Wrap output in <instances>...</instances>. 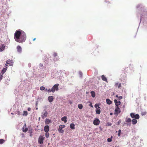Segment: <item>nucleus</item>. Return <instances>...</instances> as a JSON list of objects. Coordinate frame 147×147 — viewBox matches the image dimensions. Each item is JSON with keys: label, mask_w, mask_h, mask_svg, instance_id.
Segmentation results:
<instances>
[{"label": "nucleus", "mask_w": 147, "mask_h": 147, "mask_svg": "<svg viewBox=\"0 0 147 147\" xmlns=\"http://www.w3.org/2000/svg\"><path fill=\"white\" fill-rule=\"evenodd\" d=\"M131 119L130 118H126L125 121L127 123H130L131 121Z\"/></svg>", "instance_id": "24"}, {"label": "nucleus", "mask_w": 147, "mask_h": 147, "mask_svg": "<svg viewBox=\"0 0 147 147\" xmlns=\"http://www.w3.org/2000/svg\"><path fill=\"white\" fill-rule=\"evenodd\" d=\"M12 61L8 59L6 61V63L7 64H9L10 66H11L12 65Z\"/></svg>", "instance_id": "13"}, {"label": "nucleus", "mask_w": 147, "mask_h": 147, "mask_svg": "<svg viewBox=\"0 0 147 147\" xmlns=\"http://www.w3.org/2000/svg\"><path fill=\"white\" fill-rule=\"evenodd\" d=\"M45 136L47 138H48L49 136V134L48 132H46Z\"/></svg>", "instance_id": "30"}, {"label": "nucleus", "mask_w": 147, "mask_h": 147, "mask_svg": "<svg viewBox=\"0 0 147 147\" xmlns=\"http://www.w3.org/2000/svg\"><path fill=\"white\" fill-rule=\"evenodd\" d=\"M146 113L145 112H144V114H143V115H145Z\"/></svg>", "instance_id": "52"}, {"label": "nucleus", "mask_w": 147, "mask_h": 147, "mask_svg": "<svg viewBox=\"0 0 147 147\" xmlns=\"http://www.w3.org/2000/svg\"><path fill=\"white\" fill-rule=\"evenodd\" d=\"M112 136H111V138H108L107 140V141L108 142H111L112 141Z\"/></svg>", "instance_id": "31"}, {"label": "nucleus", "mask_w": 147, "mask_h": 147, "mask_svg": "<svg viewBox=\"0 0 147 147\" xmlns=\"http://www.w3.org/2000/svg\"><path fill=\"white\" fill-rule=\"evenodd\" d=\"M17 49L18 52H20L22 51V48L20 46H18Z\"/></svg>", "instance_id": "17"}, {"label": "nucleus", "mask_w": 147, "mask_h": 147, "mask_svg": "<svg viewBox=\"0 0 147 147\" xmlns=\"http://www.w3.org/2000/svg\"><path fill=\"white\" fill-rule=\"evenodd\" d=\"M115 87L119 88L121 86V84L119 82L116 83L115 84Z\"/></svg>", "instance_id": "12"}, {"label": "nucleus", "mask_w": 147, "mask_h": 147, "mask_svg": "<svg viewBox=\"0 0 147 147\" xmlns=\"http://www.w3.org/2000/svg\"><path fill=\"white\" fill-rule=\"evenodd\" d=\"M115 96L116 97H117V98H118V97H119V96L118 95H116Z\"/></svg>", "instance_id": "47"}, {"label": "nucleus", "mask_w": 147, "mask_h": 147, "mask_svg": "<svg viewBox=\"0 0 147 147\" xmlns=\"http://www.w3.org/2000/svg\"><path fill=\"white\" fill-rule=\"evenodd\" d=\"M91 96L92 97H94L95 96V94L94 92L93 91H92L91 92Z\"/></svg>", "instance_id": "22"}, {"label": "nucleus", "mask_w": 147, "mask_h": 147, "mask_svg": "<svg viewBox=\"0 0 147 147\" xmlns=\"http://www.w3.org/2000/svg\"><path fill=\"white\" fill-rule=\"evenodd\" d=\"M36 110H37L38 109V108H36Z\"/></svg>", "instance_id": "53"}, {"label": "nucleus", "mask_w": 147, "mask_h": 147, "mask_svg": "<svg viewBox=\"0 0 147 147\" xmlns=\"http://www.w3.org/2000/svg\"><path fill=\"white\" fill-rule=\"evenodd\" d=\"M49 101V102H52L54 99L53 97L52 96H50L48 97V98Z\"/></svg>", "instance_id": "11"}, {"label": "nucleus", "mask_w": 147, "mask_h": 147, "mask_svg": "<svg viewBox=\"0 0 147 147\" xmlns=\"http://www.w3.org/2000/svg\"><path fill=\"white\" fill-rule=\"evenodd\" d=\"M121 109L119 106L116 107L115 110L114 114L117 116L120 113Z\"/></svg>", "instance_id": "2"}, {"label": "nucleus", "mask_w": 147, "mask_h": 147, "mask_svg": "<svg viewBox=\"0 0 147 147\" xmlns=\"http://www.w3.org/2000/svg\"><path fill=\"white\" fill-rule=\"evenodd\" d=\"M7 64L6 63L5 64V68H6V67H7Z\"/></svg>", "instance_id": "46"}, {"label": "nucleus", "mask_w": 147, "mask_h": 147, "mask_svg": "<svg viewBox=\"0 0 147 147\" xmlns=\"http://www.w3.org/2000/svg\"><path fill=\"white\" fill-rule=\"evenodd\" d=\"M79 74L80 75V77H82V73L81 72H80Z\"/></svg>", "instance_id": "45"}, {"label": "nucleus", "mask_w": 147, "mask_h": 147, "mask_svg": "<svg viewBox=\"0 0 147 147\" xmlns=\"http://www.w3.org/2000/svg\"><path fill=\"white\" fill-rule=\"evenodd\" d=\"M48 115L47 111L45 110H44L43 112L42 113L41 117L42 118L44 119Z\"/></svg>", "instance_id": "5"}, {"label": "nucleus", "mask_w": 147, "mask_h": 147, "mask_svg": "<svg viewBox=\"0 0 147 147\" xmlns=\"http://www.w3.org/2000/svg\"><path fill=\"white\" fill-rule=\"evenodd\" d=\"M3 76L2 75H0V81H1L3 79Z\"/></svg>", "instance_id": "37"}, {"label": "nucleus", "mask_w": 147, "mask_h": 147, "mask_svg": "<svg viewBox=\"0 0 147 147\" xmlns=\"http://www.w3.org/2000/svg\"><path fill=\"white\" fill-rule=\"evenodd\" d=\"M139 115L138 114L135 115L134 118L136 119H138L139 118Z\"/></svg>", "instance_id": "27"}, {"label": "nucleus", "mask_w": 147, "mask_h": 147, "mask_svg": "<svg viewBox=\"0 0 147 147\" xmlns=\"http://www.w3.org/2000/svg\"><path fill=\"white\" fill-rule=\"evenodd\" d=\"M106 101L108 104L110 105L112 103V101L109 99H106Z\"/></svg>", "instance_id": "19"}, {"label": "nucleus", "mask_w": 147, "mask_h": 147, "mask_svg": "<svg viewBox=\"0 0 147 147\" xmlns=\"http://www.w3.org/2000/svg\"><path fill=\"white\" fill-rule=\"evenodd\" d=\"M5 46L3 44L0 45V52H2L4 50Z\"/></svg>", "instance_id": "9"}, {"label": "nucleus", "mask_w": 147, "mask_h": 147, "mask_svg": "<svg viewBox=\"0 0 147 147\" xmlns=\"http://www.w3.org/2000/svg\"><path fill=\"white\" fill-rule=\"evenodd\" d=\"M36 38H34V39H33V41L35 40H36Z\"/></svg>", "instance_id": "49"}, {"label": "nucleus", "mask_w": 147, "mask_h": 147, "mask_svg": "<svg viewBox=\"0 0 147 147\" xmlns=\"http://www.w3.org/2000/svg\"><path fill=\"white\" fill-rule=\"evenodd\" d=\"M121 132V130L120 129L118 131V136H120V134Z\"/></svg>", "instance_id": "36"}, {"label": "nucleus", "mask_w": 147, "mask_h": 147, "mask_svg": "<svg viewBox=\"0 0 147 147\" xmlns=\"http://www.w3.org/2000/svg\"><path fill=\"white\" fill-rule=\"evenodd\" d=\"M96 114H99L100 113V109H96Z\"/></svg>", "instance_id": "21"}, {"label": "nucleus", "mask_w": 147, "mask_h": 147, "mask_svg": "<svg viewBox=\"0 0 147 147\" xmlns=\"http://www.w3.org/2000/svg\"><path fill=\"white\" fill-rule=\"evenodd\" d=\"M107 124L108 126H111V123H108Z\"/></svg>", "instance_id": "43"}, {"label": "nucleus", "mask_w": 147, "mask_h": 147, "mask_svg": "<svg viewBox=\"0 0 147 147\" xmlns=\"http://www.w3.org/2000/svg\"><path fill=\"white\" fill-rule=\"evenodd\" d=\"M7 68V67H6V68L4 67L1 71V73L2 74H3L4 73H5L6 72Z\"/></svg>", "instance_id": "15"}, {"label": "nucleus", "mask_w": 147, "mask_h": 147, "mask_svg": "<svg viewBox=\"0 0 147 147\" xmlns=\"http://www.w3.org/2000/svg\"><path fill=\"white\" fill-rule=\"evenodd\" d=\"M72 102L71 101L70 102V104H72Z\"/></svg>", "instance_id": "51"}, {"label": "nucleus", "mask_w": 147, "mask_h": 147, "mask_svg": "<svg viewBox=\"0 0 147 147\" xmlns=\"http://www.w3.org/2000/svg\"><path fill=\"white\" fill-rule=\"evenodd\" d=\"M53 55V56L54 57H56V56H57V53H54Z\"/></svg>", "instance_id": "40"}, {"label": "nucleus", "mask_w": 147, "mask_h": 147, "mask_svg": "<svg viewBox=\"0 0 147 147\" xmlns=\"http://www.w3.org/2000/svg\"><path fill=\"white\" fill-rule=\"evenodd\" d=\"M28 110L29 111H31V108L30 107H28Z\"/></svg>", "instance_id": "44"}, {"label": "nucleus", "mask_w": 147, "mask_h": 147, "mask_svg": "<svg viewBox=\"0 0 147 147\" xmlns=\"http://www.w3.org/2000/svg\"><path fill=\"white\" fill-rule=\"evenodd\" d=\"M89 102L90 103V104L89 105V106H90L91 107H93V105H92V102Z\"/></svg>", "instance_id": "39"}, {"label": "nucleus", "mask_w": 147, "mask_h": 147, "mask_svg": "<svg viewBox=\"0 0 147 147\" xmlns=\"http://www.w3.org/2000/svg\"><path fill=\"white\" fill-rule=\"evenodd\" d=\"M100 123V121L98 119H96L93 121V124L95 125H98Z\"/></svg>", "instance_id": "7"}, {"label": "nucleus", "mask_w": 147, "mask_h": 147, "mask_svg": "<svg viewBox=\"0 0 147 147\" xmlns=\"http://www.w3.org/2000/svg\"><path fill=\"white\" fill-rule=\"evenodd\" d=\"M132 123L133 125H134L136 124L137 122V121L136 119H133L132 121Z\"/></svg>", "instance_id": "23"}, {"label": "nucleus", "mask_w": 147, "mask_h": 147, "mask_svg": "<svg viewBox=\"0 0 147 147\" xmlns=\"http://www.w3.org/2000/svg\"><path fill=\"white\" fill-rule=\"evenodd\" d=\"M135 115L134 113H132L130 114V116L132 118H134L135 117Z\"/></svg>", "instance_id": "32"}, {"label": "nucleus", "mask_w": 147, "mask_h": 147, "mask_svg": "<svg viewBox=\"0 0 147 147\" xmlns=\"http://www.w3.org/2000/svg\"><path fill=\"white\" fill-rule=\"evenodd\" d=\"M144 12H146V11H144Z\"/></svg>", "instance_id": "54"}, {"label": "nucleus", "mask_w": 147, "mask_h": 147, "mask_svg": "<svg viewBox=\"0 0 147 147\" xmlns=\"http://www.w3.org/2000/svg\"><path fill=\"white\" fill-rule=\"evenodd\" d=\"M59 86V84H55L53 87H52L51 89L52 90V92L54 93L55 90L56 91H57L58 90V86Z\"/></svg>", "instance_id": "3"}, {"label": "nucleus", "mask_w": 147, "mask_h": 147, "mask_svg": "<svg viewBox=\"0 0 147 147\" xmlns=\"http://www.w3.org/2000/svg\"><path fill=\"white\" fill-rule=\"evenodd\" d=\"M50 122V120L48 119H46L45 121L46 124H48Z\"/></svg>", "instance_id": "26"}, {"label": "nucleus", "mask_w": 147, "mask_h": 147, "mask_svg": "<svg viewBox=\"0 0 147 147\" xmlns=\"http://www.w3.org/2000/svg\"><path fill=\"white\" fill-rule=\"evenodd\" d=\"M128 67L125 68L124 69H123V70H122L124 74H125L127 72V71H128Z\"/></svg>", "instance_id": "18"}, {"label": "nucleus", "mask_w": 147, "mask_h": 147, "mask_svg": "<svg viewBox=\"0 0 147 147\" xmlns=\"http://www.w3.org/2000/svg\"><path fill=\"white\" fill-rule=\"evenodd\" d=\"M40 89L41 90H44L45 89V88L44 86H41L40 88Z\"/></svg>", "instance_id": "35"}, {"label": "nucleus", "mask_w": 147, "mask_h": 147, "mask_svg": "<svg viewBox=\"0 0 147 147\" xmlns=\"http://www.w3.org/2000/svg\"><path fill=\"white\" fill-rule=\"evenodd\" d=\"M15 40L18 42L21 43L24 42L26 39L25 33L21 30H17L14 34Z\"/></svg>", "instance_id": "1"}, {"label": "nucleus", "mask_w": 147, "mask_h": 147, "mask_svg": "<svg viewBox=\"0 0 147 147\" xmlns=\"http://www.w3.org/2000/svg\"><path fill=\"white\" fill-rule=\"evenodd\" d=\"M114 102L115 103V105L116 107L119 106L121 104V102L119 101H117V100L115 99L114 100Z\"/></svg>", "instance_id": "8"}, {"label": "nucleus", "mask_w": 147, "mask_h": 147, "mask_svg": "<svg viewBox=\"0 0 147 147\" xmlns=\"http://www.w3.org/2000/svg\"><path fill=\"white\" fill-rule=\"evenodd\" d=\"M67 118L66 117L64 116L61 118V120L62 121H63L64 123H66L67 121Z\"/></svg>", "instance_id": "16"}, {"label": "nucleus", "mask_w": 147, "mask_h": 147, "mask_svg": "<svg viewBox=\"0 0 147 147\" xmlns=\"http://www.w3.org/2000/svg\"><path fill=\"white\" fill-rule=\"evenodd\" d=\"M78 107L80 109H81L83 108V105L82 104H79L78 105Z\"/></svg>", "instance_id": "29"}, {"label": "nucleus", "mask_w": 147, "mask_h": 147, "mask_svg": "<svg viewBox=\"0 0 147 147\" xmlns=\"http://www.w3.org/2000/svg\"><path fill=\"white\" fill-rule=\"evenodd\" d=\"M47 91L48 92H52V89L51 90L50 89H48L47 90Z\"/></svg>", "instance_id": "38"}, {"label": "nucleus", "mask_w": 147, "mask_h": 147, "mask_svg": "<svg viewBox=\"0 0 147 147\" xmlns=\"http://www.w3.org/2000/svg\"><path fill=\"white\" fill-rule=\"evenodd\" d=\"M45 137L43 136H40L38 139V142L39 143L42 144L43 143V141L45 140Z\"/></svg>", "instance_id": "4"}, {"label": "nucleus", "mask_w": 147, "mask_h": 147, "mask_svg": "<svg viewBox=\"0 0 147 147\" xmlns=\"http://www.w3.org/2000/svg\"><path fill=\"white\" fill-rule=\"evenodd\" d=\"M94 107L95 108H97V107H98V109H100V107H99V105L98 104H95L94 105Z\"/></svg>", "instance_id": "34"}, {"label": "nucleus", "mask_w": 147, "mask_h": 147, "mask_svg": "<svg viewBox=\"0 0 147 147\" xmlns=\"http://www.w3.org/2000/svg\"><path fill=\"white\" fill-rule=\"evenodd\" d=\"M65 127V125H60L59 126V128L58 129V130L59 133H63L64 131L62 130V129L64 128Z\"/></svg>", "instance_id": "6"}, {"label": "nucleus", "mask_w": 147, "mask_h": 147, "mask_svg": "<svg viewBox=\"0 0 147 147\" xmlns=\"http://www.w3.org/2000/svg\"><path fill=\"white\" fill-rule=\"evenodd\" d=\"M44 130L45 132H48L49 130V126L48 125L45 126L44 127Z\"/></svg>", "instance_id": "10"}, {"label": "nucleus", "mask_w": 147, "mask_h": 147, "mask_svg": "<svg viewBox=\"0 0 147 147\" xmlns=\"http://www.w3.org/2000/svg\"><path fill=\"white\" fill-rule=\"evenodd\" d=\"M113 115V113H110V115Z\"/></svg>", "instance_id": "48"}, {"label": "nucleus", "mask_w": 147, "mask_h": 147, "mask_svg": "<svg viewBox=\"0 0 147 147\" xmlns=\"http://www.w3.org/2000/svg\"><path fill=\"white\" fill-rule=\"evenodd\" d=\"M28 115V112L27 111H24L23 114V116H26Z\"/></svg>", "instance_id": "25"}, {"label": "nucleus", "mask_w": 147, "mask_h": 147, "mask_svg": "<svg viewBox=\"0 0 147 147\" xmlns=\"http://www.w3.org/2000/svg\"><path fill=\"white\" fill-rule=\"evenodd\" d=\"M105 1L106 3H109L110 2L109 0H106Z\"/></svg>", "instance_id": "42"}, {"label": "nucleus", "mask_w": 147, "mask_h": 147, "mask_svg": "<svg viewBox=\"0 0 147 147\" xmlns=\"http://www.w3.org/2000/svg\"><path fill=\"white\" fill-rule=\"evenodd\" d=\"M45 90L46 91H47V90H48L47 88L45 89Z\"/></svg>", "instance_id": "50"}, {"label": "nucleus", "mask_w": 147, "mask_h": 147, "mask_svg": "<svg viewBox=\"0 0 147 147\" xmlns=\"http://www.w3.org/2000/svg\"><path fill=\"white\" fill-rule=\"evenodd\" d=\"M75 125L74 123H71L70 125V127L72 129H75Z\"/></svg>", "instance_id": "20"}, {"label": "nucleus", "mask_w": 147, "mask_h": 147, "mask_svg": "<svg viewBox=\"0 0 147 147\" xmlns=\"http://www.w3.org/2000/svg\"><path fill=\"white\" fill-rule=\"evenodd\" d=\"M28 130V128L27 127L24 128H23V131L24 132H27Z\"/></svg>", "instance_id": "28"}, {"label": "nucleus", "mask_w": 147, "mask_h": 147, "mask_svg": "<svg viewBox=\"0 0 147 147\" xmlns=\"http://www.w3.org/2000/svg\"><path fill=\"white\" fill-rule=\"evenodd\" d=\"M102 79V80L105 81L107 82H108V81L107 78L104 75H102L101 76Z\"/></svg>", "instance_id": "14"}, {"label": "nucleus", "mask_w": 147, "mask_h": 147, "mask_svg": "<svg viewBox=\"0 0 147 147\" xmlns=\"http://www.w3.org/2000/svg\"><path fill=\"white\" fill-rule=\"evenodd\" d=\"M4 141H5L4 140L1 139H0V144H2L3 143Z\"/></svg>", "instance_id": "33"}, {"label": "nucleus", "mask_w": 147, "mask_h": 147, "mask_svg": "<svg viewBox=\"0 0 147 147\" xmlns=\"http://www.w3.org/2000/svg\"><path fill=\"white\" fill-rule=\"evenodd\" d=\"M123 98L122 96H120L118 97V99L119 100H120Z\"/></svg>", "instance_id": "41"}]
</instances>
